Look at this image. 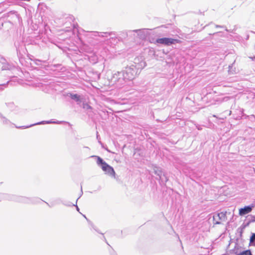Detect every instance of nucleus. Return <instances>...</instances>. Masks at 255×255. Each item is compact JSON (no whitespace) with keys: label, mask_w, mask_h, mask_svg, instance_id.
<instances>
[{"label":"nucleus","mask_w":255,"mask_h":255,"mask_svg":"<svg viewBox=\"0 0 255 255\" xmlns=\"http://www.w3.org/2000/svg\"><path fill=\"white\" fill-rule=\"evenodd\" d=\"M146 65V62L141 57H136L134 59L133 63L128 65L122 71L117 72L113 75L111 83L120 86L127 81H132Z\"/></svg>","instance_id":"f257e3e1"},{"label":"nucleus","mask_w":255,"mask_h":255,"mask_svg":"<svg viewBox=\"0 0 255 255\" xmlns=\"http://www.w3.org/2000/svg\"><path fill=\"white\" fill-rule=\"evenodd\" d=\"M5 200L14 201L23 203H37L43 201L41 199L37 197L28 198L24 196H18L14 194L5 193Z\"/></svg>","instance_id":"f03ea898"},{"label":"nucleus","mask_w":255,"mask_h":255,"mask_svg":"<svg viewBox=\"0 0 255 255\" xmlns=\"http://www.w3.org/2000/svg\"><path fill=\"white\" fill-rule=\"evenodd\" d=\"M92 157L96 158V162L98 166L100 167L106 174L115 177L116 172L114 168L106 162L102 158L96 155H93Z\"/></svg>","instance_id":"7ed1b4c3"},{"label":"nucleus","mask_w":255,"mask_h":255,"mask_svg":"<svg viewBox=\"0 0 255 255\" xmlns=\"http://www.w3.org/2000/svg\"><path fill=\"white\" fill-rule=\"evenodd\" d=\"M92 35L94 36H98L104 38V42L109 44L112 41L117 42V37L115 32H99L98 31L92 32Z\"/></svg>","instance_id":"20e7f679"},{"label":"nucleus","mask_w":255,"mask_h":255,"mask_svg":"<svg viewBox=\"0 0 255 255\" xmlns=\"http://www.w3.org/2000/svg\"><path fill=\"white\" fill-rule=\"evenodd\" d=\"M6 14L7 20L13 25L16 24L17 23L20 24L22 23V19L17 11L14 10L10 11Z\"/></svg>","instance_id":"39448f33"},{"label":"nucleus","mask_w":255,"mask_h":255,"mask_svg":"<svg viewBox=\"0 0 255 255\" xmlns=\"http://www.w3.org/2000/svg\"><path fill=\"white\" fill-rule=\"evenodd\" d=\"M181 41L179 39H174L168 37H163L157 38L155 40V43L161 44L165 46H170L176 43H180Z\"/></svg>","instance_id":"423d86ee"},{"label":"nucleus","mask_w":255,"mask_h":255,"mask_svg":"<svg viewBox=\"0 0 255 255\" xmlns=\"http://www.w3.org/2000/svg\"><path fill=\"white\" fill-rule=\"evenodd\" d=\"M226 213L224 212H220L217 214H215L213 216V221L215 222L214 224L216 225L221 224V222L220 221H225L226 216Z\"/></svg>","instance_id":"0eeeda50"},{"label":"nucleus","mask_w":255,"mask_h":255,"mask_svg":"<svg viewBox=\"0 0 255 255\" xmlns=\"http://www.w3.org/2000/svg\"><path fill=\"white\" fill-rule=\"evenodd\" d=\"M61 123H62V122L58 121H54L52 120H51L49 121H43L39 122H38V123H36L32 124L30 126H26V127L23 126V127H16V128H28L30 127L34 126H36V125L50 124H60Z\"/></svg>","instance_id":"6e6552de"},{"label":"nucleus","mask_w":255,"mask_h":255,"mask_svg":"<svg viewBox=\"0 0 255 255\" xmlns=\"http://www.w3.org/2000/svg\"><path fill=\"white\" fill-rule=\"evenodd\" d=\"M254 207L255 205L254 204H252L248 206H246L244 207L239 209V215L240 216H244L251 212Z\"/></svg>","instance_id":"1a4fd4ad"},{"label":"nucleus","mask_w":255,"mask_h":255,"mask_svg":"<svg viewBox=\"0 0 255 255\" xmlns=\"http://www.w3.org/2000/svg\"><path fill=\"white\" fill-rule=\"evenodd\" d=\"M67 96L70 97L71 99L75 101L78 105H80L82 102V98L81 95L72 93H69Z\"/></svg>","instance_id":"9d476101"},{"label":"nucleus","mask_w":255,"mask_h":255,"mask_svg":"<svg viewBox=\"0 0 255 255\" xmlns=\"http://www.w3.org/2000/svg\"><path fill=\"white\" fill-rule=\"evenodd\" d=\"M153 172L155 175L158 176V179L163 182V180L161 178L162 175V169L160 167L155 166L153 168Z\"/></svg>","instance_id":"9b49d317"},{"label":"nucleus","mask_w":255,"mask_h":255,"mask_svg":"<svg viewBox=\"0 0 255 255\" xmlns=\"http://www.w3.org/2000/svg\"><path fill=\"white\" fill-rule=\"evenodd\" d=\"M1 64L2 65L1 67L2 70H12L13 69H15V67L14 66L8 63L6 60L4 63H1Z\"/></svg>","instance_id":"f8f14e48"},{"label":"nucleus","mask_w":255,"mask_h":255,"mask_svg":"<svg viewBox=\"0 0 255 255\" xmlns=\"http://www.w3.org/2000/svg\"><path fill=\"white\" fill-rule=\"evenodd\" d=\"M145 29H136L132 30V32H135L137 33L138 36L140 38L142 39L145 37Z\"/></svg>","instance_id":"ddd939ff"},{"label":"nucleus","mask_w":255,"mask_h":255,"mask_svg":"<svg viewBox=\"0 0 255 255\" xmlns=\"http://www.w3.org/2000/svg\"><path fill=\"white\" fill-rule=\"evenodd\" d=\"M131 32H132V30H125L121 31L120 34V38L121 39H125L128 36V34Z\"/></svg>","instance_id":"4468645a"},{"label":"nucleus","mask_w":255,"mask_h":255,"mask_svg":"<svg viewBox=\"0 0 255 255\" xmlns=\"http://www.w3.org/2000/svg\"><path fill=\"white\" fill-rule=\"evenodd\" d=\"M250 246L255 247V233H252L250 239Z\"/></svg>","instance_id":"2eb2a0df"},{"label":"nucleus","mask_w":255,"mask_h":255,"mask_svg":"<svg viewBox=\"0 0 255 255\" xmlns=\"http://www.w3.org/2000/svg\"><path fill=\"white\" fill-rule=\"evenodd\" d=\"M247 98L248 99L252 100L253 102L255 103V93L252 92H249L247 96Z\"/></svg>","instance_id":"dca6fc26"},{"label":"nucleus","mask_w":255,"mask_h":255,"mask_svg":"<svg viewBox=\"0 0 255 255\" xmlns=\"http://www.w3.org/2000/svg\"><path fill=\"white\" fill-rule=\"evenodd\" d=\"M87 221L89 224V225L91 226V227L95 230L99 234H101L103 235V234L101 233L99 230H98L97 228L93 224V223L89 220L88 219H87Z\"/></svg>","instance_id":"f3484780"},{"label":"nucleus","mask_w":255,"mask_h":255,"mask_svg":"<svg viewBox=\"0 0 255 255\" xmlns=\"http://www.w3.org/2000/svg\"><path fill=\"white\" fill-rule=\"evenodd\" d=\"M0 117L1 118V121L4 125H8L11 123V122H10V121L9 120L6 119L5 117H3L0 113Z\"/></svg>","instance_id":"a211bd4d"},{"label":"nucleus","mask_w":255,"mask_h":255,"mask_svg":"<svg viewBox=\"0 0 255 255\" xmlns=\"http://www.w3.org/2000/svg\"><path fill=\"white\" fill-rule=\"evenodd\" d=\"M237 255H253L250 250H247L240 252Z\"/></svg>","instance_id":"6ab92c4d"},{"label":"nucleus","mask_w":255,"mask_h":255,"mask_svg":"<svg viewBox=\"0 0 255 255\" xmlns=\"http://www.w3.org/2000/svg\"><path fill=\"white\" fill-rule=\"evenodd\" d=\"M248 220H249V222L247 224L249 225L251 222H255V216L252 215H249L247 216Z\"/></svg>","instance_id":"aec40b11"},{"label":"nucleus","mask_w":255,"mask_h":255,"mask_svg":"<svg viewBox=\"0 0 255 255\" xmlns=\"http://www.w3.org/2000/svg\"><path fill=\"white\" fill-rule=\"evenodd\" d=\"M30 59L36 65L40 66V65H41V62H42L41 60H40L37 59H32L31 58H30Z\"/></svg>","instance_id":"412c9836"},{"label":"nucleus","mask_w":255,"mask_h":255,"mask_svg":"<svg viewBox=\"0 0 255 255\" xmlns=\"http://www.w3.org/2000/svg\"><path fill=\"white\" fill-rule=\"evenodd\" d=\"M83 108L87 110L92 109V107L86 103L83 104Z\"/></svg>","instance_id":"4be33fe9"},{"label":"nucleus","mask_w":255,"mask_h":255,"mask_svg":"<svg viewBox=\"0 0 255 255\" xmlns=\"http://www.w3.org/2000/svg\"><path fill=\"white\" fill-rule=\"evenodd\" d=\"M9 82V81H8L6 83L0 84V91L3 90L7 87Z\"/></svg>","instance_id":"5701e85b"},{"label":"nucleus","mask_w":255,"mask_h":255,"mask_svg":"<svg viewBox=\"0 0 255 255\" xmlns=\"http://www.w3.org/2000/svg\"><path fill=\"white\" fill-rule=\"evenodd\" d=\"M15 46L16 49V52H17V56L20 58L21 57V56H22V54L20 53L19 47H17L16 44H15Z\"/></svg>","instance_id":"b1692460"},{"label":"nucleus","mask_w":255,"mask_h":255,"mask_svg":"<svg viewBox=\"0 0 255 255\" xmlns=\"http://www.w3.org/2000/svg\"><path fill=\"white\" fill-rule=\"evenodd\" d=\"M82 194H83V191H82V189H81V195H80V196H81V195H82ZM80 197H81V196H80V197H79L77 199L76 202V203H75V204H73L72 205V206H75V207H76V210H77V211H78V212H79V210H80V209H79V207H78V206H77V201H78V200L79 199V198H80Z\"/></svg>","instance_id":"393cba45"},{"label":"nucleus","mask_w":255,"mask_h":255,"mask_svg":"<svg viewBox=\"0 0 255 255\" xmlns=\"http://www.w3.org/2000/svg\"><path fill=\"white\" fill-rule=\"evenodd\" d=\"M5 193H0V202L5 200Z\"/></svg>","instance_id":"a878e982"},{"label":"nucleus","mask_w":255,"mask_h":255,"mask_svg":"<svg viewBox=\"0 0 255 255\" xmlns=\"http://www.w3.org/2000/svg\"><path fill=\"white\" fill-rule=\"evenodd\" d=\"M62 204L66 206H68V207H70V206H72V205L73 204H72L71 202H62Z\"/></svg>","instance_id":"bb28decb"},{"label":"nucleus","mask_w":255,"mask_h":255,"mask_svg":"<svg viewBox=\"0 0 255 255\" xmlns=\"http://www.w3.org/2000/svg\"><path fill=\"white\" fill-rule=\"evenodd\" d=\"M5 59L0 55V63H4Z\"/></svg>","instance_id":"cd10ccee"},{"label":"nucleus","mask_w":255,"mask_h":255,"mask_svg":"<svg viewBox=\"0 0 255 255\" xmlns=\"http://www.w3.org/2000/svg\"><path fill=\"white\" fill-rule=\"evenodd\" d=\"M101 111L104 113H107V114L108 113V112L105 109H102L101 110Z\"/></svg>","instance_id":"c85d7f7f"},{"label":"nucleus","mask_w":255,"mask_h":255,"mask_svg":"<svg viewBox=\"0 0 255 255\" xmlns=\"http://www.w3.org/2000/svg\"><path fill=\"white\" fill-rule=\"evenodd\" d=\"M163 176H164V177H165V182H166L168 181V178H167V177L165 175V174H163Z\"/></svg>","instance_id":"c756f323"},{"label":"nucleus","mask_w":255,"mask_h":255,"mask_svg":"<svg viewBox=\"0 0 255 255\" xmlns=\"http://www.w3.org/2000/svg\"><path fill=\"white\" fill-rule=\"evenodd\" d=\"M225 30L226 31H227V32H233V30H229L227 28H225Z\"/></svg>","instance_id":"7c9ffc66"},{"label":"nucleus","mask_w":255,"mask_h":255,"mask_svg":"<svg viewBox=\"0 0 255 255\" xmlns=\"http://www.w3.org/2000/svg\"><path fill=\"white\" fill-rule=\"evenodd\" d=\"M216 27H224V26L220 25H215Z\"/></svg>","instance_id":"2f4dec72"},{"label":"nucleus","mask_w":255,"mask_h":255,"mask_svg":"<svg viewBox=\"0 0 255 255\" xmlns=\"http://www.w3.org/2000/svg\"><path fill=\"white\" fill-rule=\"evenodd\" d=\"M103 238L104 240L106 242V243H107L108 245H109V244H108V243H107V240H106V238H105V237L104 236H103Z\"/></svg>","instance_id":"473e14b6"},{"label":"nucleus","mask_w":255,"mask_h":255,"mask_svg":"<svg viewBox=\"0 0 255 255\" xmlns=\"http://www.w3.org/2000/svg\"><path fill=\"white\" fill-rule=\"evenodd\" d=\"M45 203L49 207H51L52 206L50 205L47 202H45Z\"/></svg>","instance_id":"72a5a7b5"},{"label":"nucleus","mask_w":255,"mask_h":255,"mask_svg":"<svg viewBox=\"0 0 255 255\" xmlns=\"http://www.w3.org/2000/svg\"><path fill=\"white\" fill-rule=\"evenodd\" d=\"M83 217L87 220V219H88L85 215H83Z\"/></svg>","instance_id":"f704fd0d"},{"label":"nucleus","mask_w":255,"mask_h":255,"mask_svg":"<svg viewBox=\"0 0 255 255\" xmlns=\"http://www.w3.org/2000/svg\"><path fill=\"white\" fill-rule=\"evenodd\" d=\"M231 66H230H230H229V68H231Z\"/></svg>","instance_id":"c9c22d12"},{"label":"nucleus","mask_w":255,"mask_h":255,"mask_svg":"<svg viewBox=\"0 0 255 255\" xmlns=\"http://www.w3.org/2000/svg\"><path fill=\"white\" fill-rule=\"evenodd\" d=\"M255 33V32H254Z\"/></svg>","instance_id":"e433bc0d"}]
</instances>
